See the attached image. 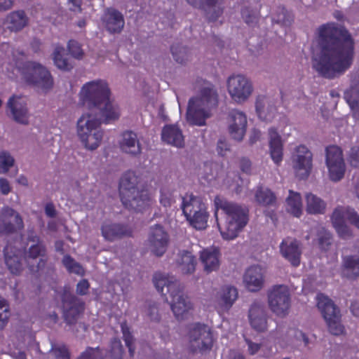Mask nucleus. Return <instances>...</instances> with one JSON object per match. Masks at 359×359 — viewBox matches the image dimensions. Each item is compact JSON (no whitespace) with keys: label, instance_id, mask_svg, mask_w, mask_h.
Segmentation results:
<instances>
[{"label":"nucleus","instance_id":"f257e3e1","mask_svg":"<svg viewBox=\"0 0 359 359\" xmlns=\"http://www.w3.org/2000/svg\"><path fill=\"white\" fill-rule=\"evenodd\" d=\"M319 52L313 60V68L323 78L333 79L351 66L354 41L349 32L334 22L323 24L318 29Z\"/></svg>","mask_w":359,"mask_h":359},{"label":"nucleus","instance_id":"f03ea898","mask_svg":"<svg viewBox=\"0 0 359 359\" xmlns=\"http://www.w3.org/2000/svg\"><path fill=\"white\" fill-rule=\"evenodd\" d=\"M214 203V215L222 237L227 241L236 238L248 222V210L218 196Z\"/></svg>","mask_w":359,"mask_h":359},{"label":"nucleus","instance_id":"7ed1b4c3","mask_svg":"<svg viewBox=\"0 0 359 359\" xmlns=\"http://www.w3.org/2000/svg\"><path fill=\"white\" fill-rule=\"evenodd\" d=\"M195 88H199L198 93L189 100L187 119L191 125L202 126L217 107L218 93L212 83L202 79L196 80Z\"/></svg>","mask_w":359,"mask_h":359},{"label":"nucleus","instance_id":"20e7f679","mask_svg":"<svg viewBox=\"0 0 359 359\" xmlns=\"http://www.w3.org/2000/svg\"><path fill=\"white\" fill-rule=\"evenodd\" d=\"M155 287L170 304L178 320L187 318L191 313L192 304L182 292L180 284L172 276L158 271L153 278Z\"/></svg>","mask_w":359,"mask_h":359},{"label":"nucleus","instance_id":"39448f33","mask_svg":"<svg viewBox=\"0 0 359 359\" xmlns=\"http://www.w3.org/2000/svg\"><path fill=\"white\" fill-rule=\"evenodd\" d=\"M24 54L15 51L13 54V62L19 72L21 79L28 85L34 86L44 93L53 87V79L49 70L36 61H23Z\"/></svg>","mask_w":359,"mask_h":359},{"label":"nucleus","instance_id":"423d86ee","mask_svg":"<svg viewBox=\"0 0 359 359\" xmlns=\"http://www.w3.org/2000/svg\"><path fill=\"white\" fill-rule=\"evenodd\" d=\"M76 133L83 147L90 151L96 150L101 145L104 137L99 119L87 113L78 120Z\"/></svg>","mask_w":359,"mask_h":359},{"label":"nucleus","instance_id":"0eeeda50","mask_svg":"<svg viewBox=\"0 0 359 359\" xmlns=\"http://www.w3.org/2000/svg\"><path fill=\"white\" fill-rule=\"evenodd\" d=\"M181 208L191 226L198 230L205 229L208 226L209 213L207 205L201 197L186 194L182 197Z\"/></svg>","mask_w":359,"mask_h":359},{"label":"nucleus","instance_id":"6e6552de","mask_svg":"<svg viewBox=\"0 0 359 359\" xmlns=\"http://www.w3.org/2000/svg\"><path fill=\"white\" fill-rule=\"evenodd\" d=\"M111 92L108 83L101 79L94 80L85 83L79 93L80 99L89 111L95 107L107 101Z\"/></svg>","mask_w":359,"mask_h":359},{"label":"nucleus","instance_id":"1a4fd4ad","mask_svg":"<svg viewBox=\"0 0 359 359\" xmlns=\"http://www.w3.org/2000/svg\"><path fill=\"white\" fill-rule=\"evenodd\" d=\"M268 305L271 311L277 316H287L291 307V294L287 286L276 285L268 290Z\"/></svg>","mask_w":359,"mask_h":359},{"label":"nucleus","instance_id":"9d476101","mask_svg":"<svg viewBox=\"0 0 359 359\" xmlns=\"http://www.w3.org/2000/svg\"><path fill=\"white\" fill-rule=\"evenodd\" d=\"M331 219L333 226L342 238H347L352 236L351 229L346 224V220L359 229V215L350 207H337L332 213Z\"/></svg>","mask_w":359,"mask_h":359},{"label":"nucleus","instance_id":"9b49d317","mask_svg":"<svg viewBox=\"0 0 359 359\" xmlns=\"http://www.w3.org/2000/svg\"><path fill=\"white\" fill-rule=\"evenodd\" d=\"M58 293L62 299L65 321L69 325L76 323L83 313V302L72 293L69 285L64 286Z\"/></svg>","mask_w":359,"mask_h":359},{"label":"nucleus","instance_id":"f8f14e48","mask_svg":"<svg viewBox=\"0 0 359 359\" xmlns=\"http://www.w3.org/2000/svg\"><path fill=\"white\" fill-rule=\"evenodd\" d=\"M325 163L330 179L333 182L340 181L346 172L343 152L340 147L330 145L325 149Z\"/></svg>","mask_w":359,"mask_h":359},{"label":"nucleus","instance_id":"ddd939ff","mask_svg":"<svg viewBox=\"0 0 359 359\" xmlns=\"http://www.w3.org/2000/svg\"><path fill=\"white\" fill-rule=\"evenodd\" d=\"M227 90L231 99L236 103L245 102L253 91L251 81L246 76L237 74L229 77Z\"/></svg>","mask_w":359,"mask_h":359},{"label":"nucleus","instance_id":"4468645a","mask_svg":"<svg viewBox=\"0 0 359 359\" xmlns=\"http://www.w3.org/2000/svg\"><path fill=\"white\" fill-rule=\"evenodd\" d=\"M212 336L209 327L197 323L190 328L189 334V348L194 351H205L212 345Z\"/></svg>","mask_w":359,"mask_h":359},{"label":"nucleus","instance_id":"2eb2a0df","mask_svg":"<svg viewBox=\"0 0 359 359\" xmlns=\"http://www.w3.org/2000/svg\"><path fill=\"white\" fill-rule=\"evenodd\" d=\"M292 156L293 169L299 180H306L313 168V154L305 145H299L295 148Z\"/></svg>","mask_w":359,"mask_h":359},{"label":"nucleus","instance_id":"dca6fc26","mask_svg":"<svg viewBox=\"0 0 359 359\" xmlns=\"http://www.w3.org/2000/svg\"><path fill=\"white\" fill-rule=\"evenodd\" d=\"M148 242L151 252L156 257H161L168 249L170 236L163 226L155 224L150 227Z\"/></svg>","mask_w":359,"mask_h":359},{"label":"nucleus","instance_id":"f3484780","mask_svg":"<svg viewBox=\"0 0 359 359\" xmlns=\"http://www.w3.org/2000/svg\"><path fill=\"white\" fill-rule=\"evenodd\" d=\"M87 114L95 116L97 119H99L101 125L102 123L108 124L114 122L119 118L121 115L118 106L111 97L95 107L90 111L87 112Z\"/></svg>","mask_w":359,"mask_h":359},{"label":"nucleus","instance_id":"a211bd4d","mask_svg":"<svg viewBox=\"0 0 359 359\" xmlns=\"http://www.w3.org/2000/svg\"><path fill=\"white\" fill-rule=\"evenodd\" d=\"M248 318L250 325L254 330L264 332L267 329V312L263 303L253 302L249 310Z\"/></svg>","mask_w":359,"mask_h":359},{"label":"nucleus","instance_id":"6ab92c4d","mask_svg":"<svg viewBox=\"0 0 359 359\" xmlns=\"http://www.w3.org/2000/svg\"><path fill=\"white\" fill-rule=\"evenodd\" d=\"M191 6L205 12L209 22H215L224 11L222 0H187Z\"/></svg>","mask_w":359,"mask_h":359},{"label":"nucleus","instance_id":"aec40b11","mask_svg":"<svg viewBox=\"0 0 359 359\" xmlns=\"http://www.w3.org/2000/svg\"><path fill=\"white\" fill-rule=\"evenodd\" d=\"M119 193L121 201L127 208L132 207V201L135 200V172H126L121 179Z\"/></svg>","mask_w":359,"mask_h":359},{"label":"nucleus","instance_id":"412c9836","mask_svg":"<svg viewBox=\"0 0 359 359\" xmlns=\"http://www.w3.org/2000/svg\"><path fill=\"white\" fill-rule=\"evenodd\" d=\"M27 239L28 243H31L29 248L28 257L33 259L39 258L36 268L37 269H43L46 264L45 246L39 241V238L36 234L32 231L28 232Z\"/></svg>","mask_w":359,"mask_h":359},{"label":"nucleus","instance_id":"4be33fe9","mask_svg":"<svg viewBox=\"0 0 359 359\" xmlns=\"http://www.w3.org/2000/svg\"><path fill=\"white\" fill-rule=\"evenodd\" d=\"M280 252L292 266L297 267L300 264L302 251L299 243L294 238H287L280 243Z\"/></svg>","mask_w":359,"mask_h":359},{"label":"nucleus","instance_id":"5701e85b","mask_svg":"<svg viewBox=\"0 0 359 359\" xmlns=\"http://www.w3.org/2000/svg\"><path fill=\"white\" fill-rule=\"evenodd\" d=\"M7 107L15 121L27 125L29 123V113L26 104L20 97L13 96L7 102Z\"/></svg>","mask_w":359,"mask_h":359},{"label":"nucleus","instance_id":"b1692460","mask_svg":"<svg viewBox=\"0 0 359 359\" xmlns=\"http://www.w3.org/2000/svg\"><path fill=\"white\" fill-rule=\"evenodd\" d=\"M0 213L7 233L15 232L24 228L22 217L14 209L6 206L1 210Z\"/></svg>","mask_w":359,"mask_h":359},{"label":"nucleus","instance_id":"393cba45","mask_svg":"<svg viewBox=\"0 0 359 359\" xmlns=\"http://www.w3.org/2000/svg\"><path fill=\"white\" fill-rule=\"evenodd\" d=\"M232 123L229 127V131L233 139L241 141L246 132L247 117L244 113L238 110H233L230 113Z\"/></svg>","mask_w":359,"mask_h":359},{"label":"nucleus","instance_id":"a878e982","mask_svg":"<svg viewBox=\"0 0 359 359\" xmlns=\"http://www.w3.org/2000/svg\"><path fill=\"white\" fill-rule=\"evenodd\" d=\"M269 151L270 155L276 165H279L283 161V144L281 137L275 128L269 129Z\"/></svg>","mask_w":359,"mask_h":359},{"label":"nucleus","instance_id":"bb28decb","mask_svg":"<svg viewBox=\"0 0 359 359\" xmlns=\"http://www.w3.org/2000/svg\"><path fill=\"white\" fill-rule=\"evenodd\" d=\"M101 231L102 236L108 241H114L132 233L127 226L116 223L103 224Z\"/></svg>","mask_w":359,"mask_h":359},{"label":"nucleus","instance_id":"cd10ccee","mask_svg":"<svg viewBox=\"0 0 359 359\" xmlns=\"http://www.w3.org/2000/svg\"><path fill=\"white\" fill-rule=\"evenodd\" d=\"M102 21L110 33L120 32L124 26L123 15L113 8L107 10L102 17Z\"/></svg>","mask_w":359,"mask_h":359},{"label":"nucleus","instance_id":"c85d7f7f","mask_svg":"<svg viewBox=\"0 0 359 359\" xmlns=\"http://www.w3.org/2000/svg\"><path fill=\"white\" fill-rule=\"evenodd\" d=\"M161 139L163 142L176 147H183L184 140L182 130L176 125H166L163 128Z\"/></svg>","mask_w":359,"mask_h":359},{"label":"nucleus","instance_id":"c756f323","mask_svg":"<svg viewBox=\"0 0 359 359\" xmlns=\"http://www.w3.org/2000/svg\"><path fill=\"white\" fill-rule=\"evenodd\" d=\"M238 297V290L233 286H224L217 293L215 302L224 309H229Z\"/></svg>","mask_w":359,"mask_h":359},{"label":"nucleus","instance_id":"7c9ffc66","mask_svg":"<svg viewBox=\"0 0 359 359\" xmlns=\"http://www.w3.org/2000/svg\"><path fill=\"white\" fill-rule=\"evenodd\" d=\"M243 283L248 290L257 292L264 286V276L261 271H246L243 276Z\"/></svg>","mask_w":359,"mask_h":359},{"label":"nucleus","instance_id":"2f4dec72","mask_svg":"<svg viewBox=\"0 0 359 359\" xmlns=\"http://www.w3.org/2000/svg\"><path fill=\"white\" fill-rule=\"evenodd\" d=\"M220 252L217 248H205L200 252V260L204 269H217L219 266Z\"/></svg>","mask_w":359,"mask_h":359},{"label":"nucleus","instance_id":"473e14b6","mask_svg":"<svg viewBox=\"0 0 359 359\" xmlns=\"http://www.w3.org/2000/svg\"><path fill=\"white\" fill-rule=\"evenodd\" d=\"M344 97L351 109L353 117L359 120V82L346 90Z\"/></svg>","mask_w":359,"mask_h":359},{"label":"nucleus","instance_id":"72a5a7b5","mask_svg":"<svg viewBox=\"0 0 359 359\" xmlns=\"http://www.w3.org/2000/svg\"><path fill=\"white\" fill-rule=\"evenodd\" d=\"M316 301L317 306L325 320V315L330 316L332 318H338L340 315L339 309L327 296L323 294H318L316 297Z\"/></svg>","mask_w":359,"mask_h":359},{"label":"nucleus","instance_id":"f704fd0d","mask_svg":"<svg viewBox=\"0 0 359 359\" xmlns=\"http://www.w3.org/2000/svg\"><path fill=\"white\" fill-rule=\"evenodd\" d=\"M28 23V18L22 11L11 12L6 18L7 27L12 32L22 29Z\"/></svg>","mask_w":359,"mask_h":359},{"label":"nucleus","instance_id":"c9c22d12","mask_svg":"<svg viewBox=\"0 0 359 359\" xmlns=\"http://www.w3.org/2000/svg\"><path fill=\"white\" fill-rule=\"evenodd\" d=\"M176 264L181 269H196L197 258L191 251L181 250L177 255Z\"/></svg>","mask_w":359,"mask_h":359},{"label":"nucleus","instance_id":"e433bc0d","mask_svg":"<svg viewBox=\"0 0 359 359\" xmlns=\"http://www.w3.org/2000/svg\"><path fill=\"white\" fill-rule=\"evenodd\" d=\"M120 150L125 154L133 155L135 151V132L131 130L123 131L118 141Z\"/></svg>","mask_w":359,"mask_h":359},{"label":"nucleus","instance_id":"4c0bfd02","mask_svg":"<svg viewBox=\"0 0 359 359\" xmlns=\"http://www.w3.org/2000/svg\"><path fill=\"white\" fill-rule=\"evenodd\" d=\"M137 177L136 176V180ZM139 182L136 180V212L145 210L152 203V198L149 192L147 186H144L141 190L138 187Z\"/></svg>","mask_w":359,"mask_h":359},{"label":"nucleus","instance_id":"58836bf2","mask_svg":"<svg viewBox=\"0 0 359 359\" xmlns=\"http://www.w3.org/2000/svg\"><path fill=\"white\" fill-rule=\"evenodd\" d=\"M272 21L281 27H290L294 21V15L284 6H278L272 14Z\"/></svg>","mask_w":359,"mask_h":359},{"label":"nucleus","instance_id":"ea45409f","mask_svg":"<svg viewBox=\"0 0 359 359\" xmlns=\"http://www.w3.org/2000/svg\"><path fill=\"white\" fill-rule=\"evenodd\" d=\"M287 210L293 216L299 217L302 212V203L301 195L292 190L289 191V196L287 198Z\"/></svg>","mask_w":359,"mask_h":359},{"label":"nucleus","instance_id":"a19ab883","mask_svg":"<svg viewBox=\"0 0 359 359\" xmlns=\"http://www.w3.org/2000/svg\"><path fill=\"white\" fill-rule=\"evenodd\" d=\"M266 97L263 95H259L256 100L255 108L259 118L264 121H271L273 118L276 112L274 107L265 109V102Z\"/></svg>","mask_w":359,"mask_h":359},{"label":"nucleus","instance_id":"79ce46f5","mask_svg":"<svg viewBox=\"0 0 359 359\" xmlns=\"http://www.w3.org/2000/svg\"><path fill=\"white\" fill-rule=\"evenodd\" d=\"M256 201L262 205L269 206L275 205L276 203V196L275 194L268 188L258 187L255 193Z\"/></svg>","mask_w":359,"mask_h":359},{"label":"nucleus","instance_id":"37998d69","mask_svg":"<svg viewBox=\"0 0 359 359\" xmlns=\"http://www.w3.org/2000/svg\"><path fill=\"white\" fill-rule=\"evenodd\" d=\"M306 211L310 214H323L325 212L326 205L325 202L316 196L309 193L306 194Z\"/></svg>","mask_w":359,"mask_h":359},{"label":"nucleus","instance_id":"c03bdc74","mask_svg":"<svg viewBox=\"0 0 359 359\" xmlns=\"http://www.w3.org/2000/svg\"><path fill=\"white\" fill-rule=\"evenodd\" d=\"M53 61L55 66L62 70L69 71L73 68V65L65 57V49L62 46H57L55 48Z\"/></svg>","mask_w":359,"mask_h":359},{"label":"nucleus","instance_id":"a18cd8bd","mask_svg":"<svg viewBox=\"0 0 359 359\" xmlns=\"http://www.w3.org/2000/svg\"><path fill=\"white\" fill-rule=\"evenodd\" d=\"M48 359H70L69 353L64 344H52Z\"/></svg>","mask_w":359,"mask_h":359},{"label":"nucleus","instance_id":"49530a36","mask_svg":"<svg viewBox=\"0 0 359 359\" xmlns=\"http://www.w3.org/2000/svg\"><path fill=\"white\" fill-rule=\"evenodd\" d=\"M174 60L180 64H184L189 60V50L187 47L177 45H172L170 48Z\"/></svg>","mask_w":359,"mask_h":359},{"label":"nucleus","instance_id":"de8ad7c7","mask_svg":"<svg viewBox=\"0 0 359 359\" xmlns=\"http://www.w3.org/2000/svg\"><path fill=\"white\" fill-rule=\"evenodd\" d=\"M341 316L338 318H331L330 316L325 315V321L327 324L330 332L334 335H340L344 332V327L340 321Z\"/></svg>","mask_w":359,"mask_h":359},{"label":"nucleus","instance_id":"09e8293b","mask_svg":"<svg viewBox=\"0 0 359 359\" xmlns=\"http://www.w3.org/2000/svg\"><path fill=\"white\" fill-rule=\"evenodd\" d=\"M317 236L319 248L324 251L328 250L332 245V234L324 228H322L318 231Z\"/></svg>","mask_w":359,"mask_h":359},{"label":"nucleus","instance_id":"8fccbe9b","mask_svg":"<svg viewBox=\"0 0 359 359\" xmlns=\"http://www.w3.org/2000/svg\"><path fill=\"white\" fill-rule=\"evenodd\" d=\"M15 160L10 153L3 151L0 152V173L5 174L8 172L11 167L13 166Z\"/></svg>","mask_w":359,"mask_h":359},{"label":"nucleus","instance_id":"3c124183","mask_svg":"<svg viewBox=\"0 0 359 359\" xmlns=\"http://www.w3.org/2000/svg\"><path fill=\"white\" fill-rule=\"evenodd\" d=\"M109 353L111 359H122L123 348L119 339L114 338L111 341Z\"/></svg>","mask_w":359,"mask_h":359},{"label":"nucleus","instance_id":"603ef678","mask_svg":"<svg viewBox=\"0 0 359 359\" xmlns=\"http://www.w3.org/2000/svg\"><path fill=\"white\" fill-rule=\"evenodd\" d=\"M106 353L100 348H88L78 359H104Z\"/></svg>","mask_w":359,"mask_h":359},{"label":"nucleus","instance_id":"864d4df0","mask_svg":"<svg viewBox=\"0 0 359 359\" xmlns=\"http://www.w3.org/2000/svg\"><path fill=\"white\" fill-rule=\"evenodd\" d=\"M241 15L246 24L252 25V24L257 22L259 11L250 10L248 8H245L242 9Z\"/></svg>","mask_w":359,"mask_h":359},{"label":"nucleus","instance_id":"5fc2aeb1","mask_svg":"<svg viewBox=\"0 0 359 359\" xmlns=\"http://www.w3.org/2000/svg\"><path fill=\"white\" fill-rule=\"evenodd\" d=\"M8 247H6L5 251V262L8 269H19L20 259L17 255H10Z\"/></svg>","mask_w":359,"mask_h":359},{"label":"nucleus","instance_id":"6e6d98bb","mask_svg":"<svg viewBox=\"0 0 359 359\" xmlns=\"http://www.w3.org/2000/svg\"><path fill=\"white\" fill-rule=\"evenodd\" d=\"M121 330L123 332V340L126 343V346L128 348L130 355H133V335L129 331L126 324L121 325Z\"/></svg>","mask_w":359,"mask_h":359},{"label":"nucleus","instance_id":"4d7b16f0","mask_svg":"<svg viewBox=\"0 0 359 359\" xmlns=\"http://www.w3.org/2000/svg\"><path fill=\"white\" fill-rule=\"evenodd\" d=\"M345 269H359V256L348 255L343 258Z\"/></svg>","mask_w":359,"mask_h":359},{"label":"nucleus","instance_id":"13d9d810","mask_svg":"<svg viewBox=\"0 0 359 359\" xmlns=\"http://www.w3.org/2000/svg\"><path fill=\"white\" fill-rule=\"evenodd\" d=\"M68 48L70 54L76 59H81L83 55V51L79 43L76 41H69Z\"/></svg>","mask_w":359,"mask_h":359},{"label":"nucleus","instance_id":"bf43d9fd","mask_svg":"<svg viewBox=\"0 0 359 359\" xmlns=\"http://www.w3.org/2000/svg\"><path fill=\"white\" fill-rule=\"evenodd\" d=\"M348 161L351 166L358 167L359 165V147L353 146L351 148L348 156Z\"/></svg>","mask_w":359,"mask_h":359},{"label":"nucleus","instance_id":"052dcab7","mask_svg":"<svg viewBox=\"0 0 359 359\" xmlns=\"http://www.w3.org/2000/svg\"><path fill=\"white\" fill-rule=\"evenodd\" d=\"M289 335L294 337L298 341H303L304 346H307L309 344V337L302 330L298 329L291 330L289 332Z\"/></svg>","mask_w":359,"mask_h":359},{"label":"nucleus","instance_id":"680f3d73","mask_svg":"<svg viewBox=\"0 0 359 359\" xmlns=\"http://www.w3.org/2000/svg\"><path fill=\"white\" fill-rule=\"evenodd\" d=\"M90 284L87 280L83 279L76 285V293L79 295H85L88 293Z\"/></svg>","mask_w":359,"mask_h":359},{"label":"nucleus","instance_id":"e2e57ef3","mask_svg":"<svg viewBox=\"0 0 359 359\" xmlns=\"http://www.w3.org/2000/svg\"><path fill=\"white\" fill-rule=\"evenodd\" d=\"M63 265L67 269H76L80 266L70 256L65 255L62 259Z\"/></svg>","mask_w":359,"mask_h":359},{"label":"nucleus","instance_id":"0e129e2a","mask_svg":"<svg viewBox=\"0 0 359 359\" xmlns=\"http://www.w3.org/2000/svg\"><path fill=\"white\" fill-rule=\"evenodd\" d=\"M239 167L243 172L250 174L252 163L250 159L245 157L241 158L239 162Z\"/></svg>","mask_w":359,"mask_h":359},{"label":"nucleus","instance_id":"69168bd1","mask_svg":"<svg viewBox=\"0 0 359 359\" xmlns=\"http://www.w3.org/2000/svg\"><path fill=\"white\" fill-rule=\"evenodd\" d=\"M1 353L10 355L13 359H27V355L24 351H20L17 353L12 352V349L9 346L6 349L3 350Z\"/></svg>","mask_w":359,"mask_h":359},{"label":"nucleus","instance_id":"338daca9","mask_svg":"<svg viewBox=\"0 0 359 359\" xmlns=\"http://www.w3.org/2000/svg\"><path fill=\"white\" fill-rule=\"evenodd\" d=\"M174 202L172 196L168 193L161 192L160 197V203L164 207H170Z\"/></svg>","mask_w":359,"mask_h":359},{"label":"nucleus","instance_id":"774afa93","mask_svg":"<svg viewBox=\"0 0 359 359\" xmlns=\"http://www.w3.org/2000/svg\"><path fill=\"white\" fill-rule=\"evenodd\" d=\"M217 150L220 156H224L226 151L229 150V146L225 139L219 140Z\"/></svg>","mask_w":359,"mask_h":359}]
</instances>
